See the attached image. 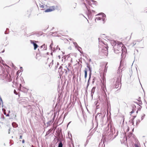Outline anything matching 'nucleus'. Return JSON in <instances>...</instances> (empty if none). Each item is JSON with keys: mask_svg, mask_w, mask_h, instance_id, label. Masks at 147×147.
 I'll return each mask as SVG.
<instances>
[{"mask_svg": "<svg viewBox=\"0 0 147 147\" xmlns=\"http://www.w3.org/2000/svg\"><path fill=\"white\" fill-rule=\"evenodd\" d=\"M63 144L61 142H60L59 143L58 147H63Z\"/></svg>", "mask_w": 147, "mask_h": 147, "instance_id": "obj_9", "label": "nucleus"}, {"mask_svg": "<svg viewBox=\"0 0 147 147\" xmlns=\"http://www.w3.org/2000/svg\"><path fill=\"white\" fill-rule=\"evenodd\" d=\"M30 42L32 44L34 47V49L36 50L37 48L38 47V45L35 42V41L32 40H30Z\"/></svg>", "mask_w": 147, "mask_h": 147, "instance_id": "obj_3", "label": "nucleus"}, {"mask_svg": "<svg viewBox=\"0 0 147 147\" xmlns=\"http://www.w3.org/2000/svg\"><path fill=\"white\" fill-rule=\"evenodd\" d=\"M55 7L53 6L50 8L47 9L45 10V12H48L52 11L55 9Z\"/></svg>", "mask_w": 147, "mask_h": 147, "instance_id": "obj_4", "label": "nucleus"}, {"mask_svg": "<svg viewBox=\"0 0 147 147\" xmlns=\"http://www.w3.org/2000/svg\"><path fill=\"white\" fill-rule=\"evenodd\" d=\"M74 44L75 45H76V46H78V47H79V48H80V47H78V45H77V43H76V42H74Z\"/></svg>", "mask_w": 147, "mask_h": 147, "instance_id": "obj_21", "label": "nucleus"}, {"mask_svg": "<svg viewBox=\"0 0 147 147\" xmlns=\"http://www.w3.org/2000/svg\"><path fill=\"white\" fill-rule=\"evenodd\" d=\"M101 19V18L100 17H97L96 18L95 20L96 21V20H100Z\"/></svg>", "mask_w": 147, "mask_h": 147, "instance_id": "obj_16", "label": "nucleus"}, {"mask_svg": "<svg viewBox=\"0 0 147 147\" xmlns=\"http://www.w3.org/2000/svg\"><path fill=\"white\" fill-rule=\"evenodd\" d=\"M140 119H138L136 121V125L138 124L140 122Z\"/></svg>", "mask_w": 147, "mask_h": 147, "instance_id": "obj_15", "label": "nucleus"}, {"mask_svg": "<svg viewBox=\"0 0 147 147\" xmlns=\"http://www.w3.org/2000/svg\"><path fill=\"white\" fill-rule=\"evenodd\" d=\"M14 93L15 94H16V95H17V93L16 92V90H14Z\"/></svg>", "mask_w": 147, "mask_h": 147, "instance_id": "obj_23", "label": "nucleus"}, {"mask_svg": "<svg viewBox=\"0 0 147 147\" xmlns=\"http://www.w3.org/2000/svg\"><path fill=\"white\" fill-rule=\"evenodd\" d=\"M74 8H75V7H76V3H74Z\"/></svg>", "mask_w": 147, "mask_h": 147, "instance_id": "obj_24", "label": "nucleus"}, {"mask_svg": "<svg viewBox=\"0 0 147 147\" xmlns=\"http://www.w3.org/2000/svg\"><path fill=\"white\" fill-rule=\"evenodd\" d=\"M5 78L7 79V81H8V82L9 81V78H8V75L7 74L6 76H5Z\"/></svg>", "mask_w": 147, "mask_h": 147, "instance_id": "obj_17", "label": "nucleus"}, {"mask_svg": "<svg viewBox=\"0 0 147 147\" xmlns=\"http://www.w3.org/2000/svg\"><path fill=\"white\" fill-rule=\"evenodd\" d=\"M52 44H51L50 45V47L51 48L52 47H51V46H52Z\"/></svg>", "mask_w": 147, "mask_h": 147, "instance_id": "obj_34", "label": "nucleus"}, {"mask_svg": "<svg viewBox=\"0 0 147 147\" xmlns=\"http://www.w3.org/2000/svg\"><path fill=\"white\" fill-rule=\"evenodd\" d=\"M66 69H63L65 71V73H66L67 71V69L68 71H69V69L67 67H66Z\"/></svg>", "mask_w": 147, "mask_h": 147, "instance_id": "obj_13", "label": "nucleus"}, {"mask_svg": "<svg viewBox=\"0 0 147 147\" xmlns=\"http://www.w3.org/2000/svg\"><path fill=\"white\" fill-rule=\"evenodd\" d=\"M9 30V29L8 28H7L6 29V30L5 31V34H7L9 32V31H7V30Z\"/></svg>", "mask_w": 147, "mask_h": 147, "instance_id": "obj_18", "label": "nucleus"}, {"mask_svg": "<svg viewBox=\"0 0 147 147\" xmlns=\"http://www.w3.org/2000/svg\"><path fill=\"white\" fill-rule=\"evenodd\" d=\"M22 135H20V139H22Z\"/></svg>", "mask_w": 147, "mask_h": 147, "instance_id": "obj_28", "label": "nucleus"}, {"mask_svg": "<svg viewBox=\"0 0 147 147\" xmlns=\"http://www.w3.org/2000/svg\"><path fill=\"white\" fill-rule=\"evenodd\" d=\"M136 44V41H133L132 43H131L130 45L131 46H132V47H134Z\"/></svg>", "mask_w": 147, "mask_h": 147, "instance_id": "obj_8", "label": "nucleus"}, {"mask_svg": "<svg viewBox=\"0 0 147 147\" xmlns=\"http://www.w3.org/2000/svg\"><path fill=\"white\" fill-rule=\"evenodd\" d=\"M52 130L51 129H49L48 131L47 132V134H49L52 131Z\"/></svg>", "mask_w": 147, "mask_h": 147, "instance_id": "obj_19", "label": "nucleus"}, {"mask_svg": "<svg viewBox=\"0 0 147 147\" xmlns=\"http://www.w3.org/2000/svg\"><path fill=\"white\" fill-rule=\"evenodd\" d=\"M88 142V140H87L86 141V143L84 145V146L85 147H86V146Z\"/></svg>", "mask_w": 147, "mask_h": 147, "instance_id": "obj_22", "label": "nucleus"}, {"mask_svg": "<svg viewBox=\"0 0 147 147\" xmlns=\"http://www.w3.org/2000/svg\"><path fill=\"white\" fill-rule=\"evenodd\" d=\"M12 126L14 127H16L17 126V125L16 123L15 122H13L12 123Z\"/></svg>", "mask_w": 147, "mask_h": 147, "instance_id": "obj_7", "label": "nucleus"}, {"mask_svg": "<svg viewBox=\"0 0 147 147\" xmlns=\"http://www.w3.org/2000/svg\"><path fill=\"white\" fill-rule=\"evenodd\" d=\"M84 73H85V79L86 78L87 75V69L86 68H85V70H84Z\"/></svg>", "mask_w": 147, "mask_h": 147, "instance_id": "obj_6", "label": "nucleus"}, {"mask_svg": "<svg viewBox=\"0 0 147 147\" xmlns=\"http://www.w3.org/2000/svg\"><path fill=\"white\" fill-rule=\"evenodd\" d=\"M71 122H69V123H68V125H67V126Z\"/></svg>", "mask_w": 147, "mask_h": 147, "instance_id": "obj_38", "label": "nucleus"}, {"mask_svg": "<svg viewBox=\"0 0 147 147\" xmlns=\"http://www.w3.org/2000/svg\"><path fill=\"white\" fill-rule=\"evenodd\" d=\"M90 77H91V74H90L89 78V79H88V81L87 85V86H86V88H88V86H89V81H90Z\"/></svg>", "mask_w": 147, "mask_h": 147, "instance_id": "obj_10", "label": "nucleus"}, {"mask_svg": "<svg viewBox=\"0 0 147 147\" xmlns=\"http://www.w3.org/2000/svg\"><path fill=\"white\" fill-rule=\"evenodd\" d=\"M87 67L89 69V70L90 71V72L91 73V68L90 67V66L89 65H87Z\"/></svg>", "mask_w": 147, "mask_h": 147, "instance_id": "obj_14", "label": "nucleus"}, {"mask_svg": "<svg viewBox=\"0 0 147 147\" xmlns=\"http://www.w3.org/2000/svg\"><path fill=\"white\" fill-rule=\"evenodd\" d=\"M45 44H44L43 45L40 46V48L41 49H42L43 48V49H42V50H46V48L45 49Z\"/></svg>", "mask_w": 147, "mask_h": 147, "instance_id": "obj_11", "label": "nucleus"}, {"mask_svg": "<svg viewBox=\"0 0 147 147\" xmlns=\"http://www.w3.org/2000/svg\"><path fill=\"white\" fill-rule=\"evenodd\" d=\"M139 102H141V100H139Z\"/></svg>", "mask_w": 147, "mask_h": 147, "instance_id": "obj_40", "label": "nucleus"}, {"mask_svg": "<svg viewBox=\"0 0 147 147\" xmlns=\"http://www.w3.org/2000/svg\"><path fill=\"white\" fill-rule=\"evenodd\" d=\"M9 111H8V113L6 115L7 116H9Z\"/></svg>", "mask_w": 147, "mask_h": 147, "instance_id": "obj_30", "label": "nucleus"}, {"mask_svg": "<svg viewBox=\"0 0 147 147\" xmlns=\"http://www.w3.org/2000/svg\"><path fill=\"white\" fill-rule=\"evenodd\" d=\"M95 87H93L92 90V91H91V94H92V93H94V91H95Z\"/></svg>", "mask_w": 147, "mask_h": 147, "instance_id": "obj_12", "label": "nucleus"}, {"mask_svg": "<svg viewBox=\"0 0 147 147\" xmlns=\"http://www.w3.org/2000/svg\"><path fill=\"white\" fill-rule=\"evenodd\" d=\"M100 14H101L102 15V19L103 21L104 22H105V17H106V15L104 13H100L98 14L96 16L99 15Z\"/></svg>", "mask_w": 147, "mask_h": 147, "instance_id": "obj_5", "label": "nucleus"}, {"mask_svg": "<svg viewBox=\"0 0 147 147\" xmlns=\"http://www.w3.org/2000/svg\"><path fill=\"white\" fill-rule=\"evenodd\" d=\"M4 52V50H3L1 51V53H3Z\"/></svg>", "mask_w": 147, "mask_h": 147, "instance_id": "obj_35", "label": "nucleus"}, {"mask_svg": "<svg viewBox=\"0 0 147 147\" xmlns=\"http://www.w3.org/2000/svg\"><path fill=\"white\" fill-rule=\"evenodd\" d=\"M58 57H59V58H60V56L59 55L58 56Z\"/></svg>", "mask_w": 147, "mask_h": 147, "instance_id": "obj_39", "label": "nucleus"}, {"mask_svg": "<svg viewBox=\"0 0 147 147\" xmlns=\"http://www.w3.org/2000/svg\"><path fill=\"white\" fill-rule=\"evenodd\" d=\"M120 79L119 77H118L116 78V84L115 85V87L116 88H117L119 87V86L120 84Z\"/></svg>", "mask_w": 147, "mask_h": 147, "instance_id": "obj_2", "label": "nucleus"}, {"mask_svg": "<svg viewBox=\"0 0 147 147\" xmlns=\"http://www.w3.org/2000/svg\"><path fill=\"white\" fill-rule=\"evenodd\" d=\"M12 67H15V66H14V64H13V63H12Z\"/></svg>", "mask_w": 147, "mask_h": 147, "instance_id": "obj_27", "label": "nucleus"}, {"mask_svg": "<svg viewBox=\"0 0 147 147\" xmlns=\"http://www.w3.org/2000/svg\"><path fill=\"white\" fill-rule=\"evenodd\" d=\"M8 134H9V129H8Z\"/></svg>", "mask_w": 147, "mask_h": 147, "instance_id": "obj_37", "label": "nucleus"}, {"mask_svg": "<svg viewBox=\"0 0 147 147\" xmlns=\"http://www.w3.org/2000/svg\"><path fill=\"white\" fill-rule=\"evenodd\" d=\"M145 115L144 114L143 115H142V116H141V120H142L144 118Z\"/></svg>", "mask_w": 147, "mask_h": 147, "instance_id": "obj_20", "label": "nucleus"}, {"mask_svg": "<svg viewBox=\"0 0 147 147\" xmlns=\"http://www.w3.org/2000/svg\"><path fill=\"white\" fill-rule=\"evenodd\" d=\"M9 80H10V79H9Z\"/></svg>", "mask_w": 147, "mask_h": 147, "instance_id": "obj_42", "label": "nucleus"}, {"mask_svg": "<svg viewBox=\"0 0 147 147\" xmlns=\"http://www.w3.org/2000/svg\"><path fill=\"white\" fill-rule=\"evenodd\" d=\"M20 69H21V70L22 71H23V69H22V67H20Z\"/></svg>", "mask_w": 147, "mask_h": 147, "instance_id": "obj_29", "label": "nucleus"}, {"mask_svg": "<svg viewBox=\"0 0 147 147\" xmlns=\"http://www.w3.org/2000/svg\"><path fill=\"white\" fill-rule=\"evenodd\" d=\"M4 145H5V143H4Z\"/></svg>", "mask_w": 147, "mask_h": 147, "instance_id": "obj_43", "label": "nucleus"}, {"mask_svg": "<svg viewBox=\"0 0 147 147\" xmlns=\"http://www.w3.org/2000/svg\"><path fill=\"white\" fill-rule=\"evenodd\" d=\"M24 142H25V141H24V140H23L22 141V143H24Z\"/></svg>", "mask_w": 147, "mask_h": 147, "instance_id": "obj_32", "label": "nucleus"}, {"mask_svg": "<svg viewBox=\"0 0 147 147\" xmlns=\"http://www.w3.org/2000/svg\"><path fill=\"white\" fill-rule=\"evenodd\" d=\"M40 7L42 8H43L44 7V6L43 5H42L40 6Z\"/></svg>", "mask_w": 147, "mask_h": 147, "instance_id": "obj_25", "label": "nucleus"}, {"mask_svg": "<svg viewBox=\"0 0 147 147\" xmlns=\"http://www.w3.org/2000/svg\"><path fill=\"white\" fill-rule=\"evenodd\" d=\"M51 123V121H50L49 122H48L47 123H48V124L49 125H50Z\"/></svg>", "mask_w": 147, "mask_h": 147, "instance_id": "obj_26", "label": "nucleus"}, {"mask_svg": "<svg viewBox=\"0 0 147 147\" xmlns=\"http://www.w3.org/2000/svg\"><path fill=\"white\" fill-rule=\"evenodd\" d=\"M136 112H137V113H138V111H137Z\"/></svg>", "mask_w": 147, "mask_h": 147, "instance_id": "obj_45", "label": "nucleus"}, {"mask_svg": "<svg viewBox=\"0 0 147 147\" xmlns=\"http://www.w3.org/2000/svg\"><path fill=\"white\" fill-rule=\"evenodd\" d=\"M132 123L133 125H134V121H132Z\"/></svg>", "mask_w": 147, "mask_h": 147, "instance_id": "obj_36", "label": "nucleus"}, {"mask_svg": "<svg viewBox=\"0 0 147 147\" xmlns=\"http://www.w3.org/2000/svg\"><path fill=\"white\" fill-rule=\"evenodd\" d=\"M6 40H7V37H6Z\"/></svg>", "mask_w": 147, "mask_h": 147, "instance_id": "obj_44", "label": "nucleus"}, {"mask_svg": "<svg viewBox=\"0 0 147 147\" xmlns=\"http://www.w3.org/2000/svg\"><path fill=\"white\" fill-rule=\"evenodd\" d=\"M134 112V111H133V110H132V111L130 112V113H131V114H132V113H133Z\"/></svg>", "mask_w": 147, "mask_h": 147, "instance_id": "obj_31", "label": "nucleus"}, {"mask_svg": "<svg viewBox=\"0 0 147 147\" xmlns=\"http://www.w3.org/2000/svg\"><path fill=\"white\" fill-rule=\"evenodd\" d=\"M1 59V58L0 57V59Z\"/></svg>", "mask_w": 147, "mask_h": 147, "instance_id": "obj_41", "label": "nucleus"}, {"mask_svg": "<svg viewBox=\"0 0 147 147\" xmlns=\"http://www.w3.org/2000/svg\"><path fill=\"white\" fill-rule=\"evenodd\" d=\"M121 44L120 42H117L115 41L113 43V45H114V48L115 49V52L117 53H118L116 52V50L119 51H122V46H121Z\"/></svg>", "mask_w": 147, "mask_h": 147, "instance_id": "obj_1", "label": "nucleus"}, {"mask_svg": "<svg viewBox=\"0 0 147 147\" xmlns=\"http://www.w3.org/2000/svg\"><path fill=\"white\" fill-rule=\"evenodd\" d=\"M136 117V116H134V118H133L132 119V121H133V120H134V119L135 118V117Z\"/></svg>", "mask_w": 147, "mask_h": 147, "instance_id": "obj_33", "label": "nucleus"}]
</instances>
